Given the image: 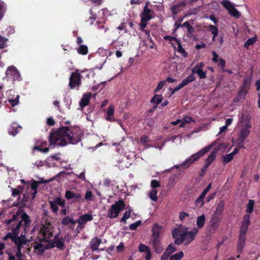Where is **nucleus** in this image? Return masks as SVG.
Segmentation results:
<instances>
[{
  "instance_id": "obj_14",
  "label": "nucleus",
  "mask_w": 260,
  "mask_h": 260,
  "mask_svg": "<svg viewBox=\"0 0 260 260\" xmlns=\"http://www.w3.org/2000/svg\"><path fill=\"white\" fill-rule=\"evenodd\" d=\"M220 221V218L217 215H213L212 218L210 221V232H214L215 229H216L219 225V223Z\"/></svg>"
},
{
  "instance_id": "obj_12",
  "label": "nucleus",
  "mask_w": 260,
  "mask_h": 260,
  "mask_svg": "<svg viewBox=\"0 0 260 260\" xmlns=\"http://www.w3.org/2000/svg\"><path fill=\"white\" fill-rule=\"evenodd\" d=\"M65 197L68 200L73 199L76 202H81L83 201L82 197L79 193L71 190H67L66 192Z\"/></svg>"
},
{
  "instance_id": "obj_26",
  "label": "nucleus",
  "mask_w": 260,
  "mask_h": 260,
  "mask_svg": "<svg viewBox=\"0 0 260 260\" xmlns=\"http://www.w3.org/2000/svg\"><path fill=\"white\" fill-rule=\"evenodd\" d=\"M77 52L81 55H85L88 53V49L86 45H80L77 49Z\"/></svg>"
},
{
  "instance_id": "obj_58",
  "label": "nucleus",
  "mask_w": 260,
  "mask_h": 260,
  "mask_svg": "<svg viewBox=\"0 0 260 260\" xmlns=\"http://www.w3.org/2000/svg\"><path fill=\"white\" fill-rule=\"evenodd\" d=\"M19 98V96H17L15 99H9V102L12 107H14L18 104Z\"/></svg>"
},
{
  "instance_id": "obj_37",
  "label": "nucleus",
  "mask_w": 260,
  "mask_h": 260,
  "mask_svg": "<svg viewBox=\"0 0 260 260\" xmlns=\"http://www.w3.org/2000/svg\"><path fill=\"white\" fill-rule=\"evenodd\" d=\"M157 190L155 189H152L149 192V196L150 198L153 201L156 202L157 200Z\"/></svg>"
},
{
  "instance_id": "obj_4",
  "label": "nucleus",
  "mask_w": 260,
  "mask_h": 260,
  "mask_svg": "<svg viewBox=\"0 0 260 260\" xmlns=\"http://www.w3.org/2000/svg\"><path fill=\"white\" fill-rule=\"evenodd\" d=\"M198 232L197 228H193L189 232L187 228L180 225L173 230L172 234L175 243L180 245L183 242L187 244L190 243L194 240Z\"/></svg>"
},
{
  "instance_id": "obj_25",
  "label": "nucleus",
  "mask_w": 260,
  "mask_h": 260,
  "mask_svg": "<svg viewBox=\"0 0 260 260\" xmlns=\"http://www.w3.org/2000/svg\"><path fill=\"white\" fill-rule=\"evenodd\" d=\"M191 122H195V121L191 117L186 116L181 120V123L179 126L180 127H184L187 124H189Z\"/></svg>"
},
{
  "instance_id": "obj_17",
  "label": "nucleus",
  "mask_w": 260,
  "mask_h": 260,
  "mask_svg": "<svg viewBox=\"0 0 260 260\" xmlns=\"http://www.w3.org/2000/svg\"><path fill=\"white\" fill-rule=\"evenodd\" d=\"M139 250L141 252H145L146 255L145 260H150L151 258V253L150 248L143 244H140L139 246Z\"/></svg>"
},
{
  "instance_id": "obj_34",
  "label": "nucleus",
  "mask_w": 260,
  "mask_h": 260,
  "mask_svg": "<svg viewBox=\"0 0 260 260\" xmlns=\"http://www.w3.org/2000/svg\"><path fill=\"white\" fill-rule=\"evenodd\" d=\"M254 201L253 200H250L248 202V203L246 205V212L247 213H251L252 212L253 208H254Z\"/></svg>"
},
{
  "instance_id": "obj_49",
  "label": "nucleus",
  "mask_w": 260,
  "mask_h": 260,
  "mask_svg": "<svg viewBox=\"0 0 260 260\" xmlns=\"http://www.w3.org/2000/svg\"><path fill=\"white\" fill-rule=\"evenodd\" d=\"M244 140L243 138H241L240 135H238L235 140L233 138V141L236 142V144L239 145L238 146H243L242 143Z\"/></svg>"
},
{
  "instance_id": "obj_52",
  "label": "nucleus",
  "mask_w": 260,
  "mask_h": 260,
  "mask_svg": "<svg viewBox=\"0 0 260 260\" xmlns=\"http://www.w3.org/2000/svg\"><path fill=\"white\" fill-rule=\"evenodd\" d=\"M131 213V211L130 210L125 212L123 214L122 218L121 219V221L125 222L126 220L129 217Z\"/></svg>"
},
{
  "instance_id": "obj_3",
  "label": "nucleus",
  "mask_w": 260,
  "mask_h": 260,
  "mask_svg": "<svg viewBox=\"0 0 260 260\" xmlns=\"http://www.w3.org/2000/svg\"><path fill=\"white\" fill-rule=\"evenodd\" d=\"M53 230L49 223L42 225L38 237V241L35 242L34 249L38 253L44 252L50 247L49 241L53 237Z\"/></svg>"
},
{
  "instance_id": "obj_35",
  "label": "nucleus",
  "mask_w": 260,
  "mask_h": 260,
  "mask_svg": "<svg viewBox=\"0 0 260 260\" xmlns=\"http://www.w3.org/2000/svg\"><path fill=\"white\" fill-rule=\"evenodd\" d=\"M6 5L3 1L0 0V19H1L4 16V14L6 12Z\"/></svg>"
},
{
  "instance_id": "obj_21",
  "label": "nucleus",
  "mask_w": 260,
  "mask_h": 260,
  "mask_svg": "<svg viewBox=\"0 0 260 260\" xmlns=\"http://www.w3.org/2000/svg\"><path fill=\"white\" fill-rule=\"evenodd\" d=\"M238 152L239 149L236 148L232 152L225 155H223L222 158L223 162L226 164L231 161L233 159L234 155L236 154Z\"/></svg>"
},
{
  "instance_id": "obj_2",
  "label": "nucleus",
  "mask_w": 260,
  "mask_h": 260,
  "mask_svg": "<svg viewBox=\"0 0 260 260\" xmlns=\"http://www.w3.org/2000/svg\"><path fill=\"white\" fill-rule=\"evenodd\" d=\"M83 132L77 126H61L49 134L48 140L50 145L65 146L76 145L81 141Z\"/></svg>"
},
{
  "instance_id": "obj_54",
  "label": "nucleus",
  "mask_w": 260,
  "mask_h": 260,
  "mask_svg": "<svg viewBox=\"0 0 260 260\" xmlns=\"http://www.w3.org/2000/svg\"><path fill=\"white\" fill-rule=\"evenodd\" d=\"M197 74L200 79H205L206 78V72L203 71V70H198Z\"/></svg>"
},
{
  "instance_id": "obj_11",
  "label": "nucleus",
  "mask_w": 260,
  "mask_h": 260,
  "mask_svg": "<svg viewBox=\"0 0 260 260\" xmlns=\"http://www.w3.org/2000/svg\"><path fill=\"white\" fill-rule=\"evenodd\" d=\"M149 3L147 2L145 3V6L143 8V10L141 13V17L150 20L153 18L152 14H154V12L152 10L148 8Z\"/></svg>"
},
{
  "instance_id": "obj_22",
  "label": "nucleus",
  "mask_w": 260,
  "mask_h": 260,
  "mask_svg": "<svg viewBox=\"0 0 260 260\" xmlns=\"http://www.w3.org/2000/svg\"><path fill=\"white\" fill-rule=\"evenodd\" d=\"M102 243V240L97 238L92 239L90 242V246L93 251L97 250L100 244Z\"/></svg>"
},
{
  "instance_id": "obj_1",
  "label": "nucleus",
  "mask_w": 260,
  "mask_h": 260,
  "mask_svg": "<svg viewBox=\"0 0 260 260\" xmlns=\"http://www.w3.org/2000/svg\"><path fill=\"white\" fill-rule=\"evenodd\" d=\"M18 215H13L12 218L7 221L8 224H11V232L8 233L3 238L4 240H7L9 238L14 242L16 247L17 252L16 255L18 258H21L22 256L21 250L25 248V246L29 242V240L26 239L25 237V233L23 232L18 236L20 234V229H25L26 227H29L31 220L29 217L25 213L21 215V219L18 221Z\"/></svg>"
},
{
  "instance_id": "obj_40",
  "label": "nucleus",
  "mask_w": 260,
  "mask_h": 260,
  "mask_svg": "<svg viewBox=\"0 0 260 260\" xmlns=\"http://www.w3.org/2000/svg\"><path fill=\"white\" fill-rule=\"evenodd\" d=\"M209 28L211 33L214 35V38H215L218 34V29L214 25L210 24L209 25Z\"/></svg>"
},
{
  "instance_id": "obj_24",
  "label": "nucleus",
  "mask_w": 260,
  "mask_h": 260,
  "mask_svg": "<svg viewBox=\"0 0 260 260\" xmlns=\"http://www.w3.org/2000/svg\"><path fill=\"white\" fill-rule=\"evenodd\" d=\"M176 248L173 244H171L166 248L162 255L169 257L170 255L174 252L176 251Z\"/></svg>"
},
{
  "instance_id": "obj_36",
  "label": "nucleus",
  "mask_w": 260,
  "mask_h": 260,
  "mask_svg": "<svg viewBox=\"0 0 260 260\" xmlns=\"http://www.w3.org/2000/svg\"><path fill=\"white\" fill-rule=\"evenodd\" d=\"M184 253L182 251H179L178 253L174 254L170 256V260H181L183 257Z\"/></svg>"
},
{
  "instance_id": "obj_62",
  "label": "nucleus",
  "mask_w": 260,
  "mask_h": 260,
  "mask_svg": "<svg viewBox=\"0 0 260 260\" xmlns=\"http://www.w3.org/2000/svg\"><path fill=\"white\" fill-rule=\"evenodd\" d=\"M151 186L153 189H155V188L160 186V184L158 181L156 180H152L151 182Z\"/></svg>"
},
{
  "instance_id": "obj_39",
  "label": "nucleus",
  "mask_w": 260,
  "mask_h": 260,
  "mask_svg": "<svg viewBox=\"0 0 260 260\" xmlns=\"http://www.w3.org/2000/svg\"><path fill=\"white\" fill-rule=\"evenodd\" d=\"M249 134V131L246 128H242L240 132L239 135L241 136V138H243L244 140L247 138V137Z\"/></svg>"
},
{
  "instance_id": "obj_53",
  "label": "nucleus",
  "mask_w": 260,
  "mask_h": 260,
  "mask_svg": "<svg viewBox=\"0 0 260 260\" xmlns=\"http://www.w3.org/2000/svg\"><path fill=\"white\" fill-rule=\"evenodd\" d=\"M112 43L113 45H115V47L116 48H119L120 47H121V46H123V41L120 40L119 39H118L116 41H114Z\"/></svg>"
},
{
  "instance_id": "obj_57",
  "label": "nucleus",
  "mask_w": 260,
  "mask_h": 260,
  "mask_svg": "<svg viewBox=\"0 0 260 260\" xmlns=\"http://www.w3.org/2000/svg\"><path fill=\"white\" fill-rule=\"evenodd\" d=\"M141 223V221L140 220H138L136 221V222L132 223L129 225V229L131 230H136L137 227L140 225Z\"/></svg>"
},
{
  "instance_id": "obj_45",
  "label": "nucleus",
  "mask_w": 260,
  "mask_h": 260,
  "mask_svg": "<svg viewBox=\"0 0 260 260\" xmlns=\"http://www.w3.org/2000/svg\"><path fill=\"white\" fill-rule=\"evenodd\" d=\"M49 204L50 205V207L52 209L53 211L55 213H57L58 210V208L54 200L52 201H49Z\"/></svg>"
},
{
  "instance_id": "obj_51",
  "label": "nucleus",
  "mask_w": 260,
  "mask_h": 260,
  "mask_svg": "<svg viewBox=\"0 0 260 260\" xmlns=\"http://www.w3.org/2000/svg\"><path fill=\"white\" fill-rule=\"evenodd\" d=\"M218 66L221 68V69L223 70L225 67V61L223 58H219L218 60Z\"/></svg>"
},
{
  "instance_id": "obj_28",
  "label": "nucleus",
  "mask_w": 260,
  "mask_h": 260,
  "mask_svg": "<svg viewBox=\"0 0 260 260\" xmlns=\"http://www.w3.org/2000/svg\"><path fill=\"white\" fill-rule=\"evenodd\" d=\"M196 80V78L193 74H191L188 75L186 78L183 80L181 82L182 84L184 86L187 85L190 82L194 81Z\"/></svg>"
},
{
  "instance_id": "obj_63",
  "label": "nucleus",
  "mask_w": 260,
  "mask_h": 260,
  "mask_svg": "<svg viewBox=\"0 0 260 260\" xmlns=\"http://www.w3.org/2000/svg\"><path fill=\"white\" fill-rule=\"evenodd\" d=\"M55 123L54 119L52 117H50L47 119V124L49 126H53Z\"/></svg>"
},
{
  "instance_id": "obj_47",
  "label": "nucleus",
  "mask_w": 260,
  "mask_h": 260,
  "mask_svg": "<svg viewBox=\"0 0 260 260\" xmlns=\"http://www.w3.org/2000/svg\"><path fill=\"white\" fill-rule=\"evenodd\" d=\"M149 20L145 19L144 18H143L141 17V22L140 23V26L141 27V30H144V29L146 27L147 25V22Z\"/></svg>"
},
{
  "instance_id": "obj_8",
  "label": "nucleus",
  "mask_w": 260,
  "mask_h": 260,
  "mask_svg": "<svg viewBox=\"0 0 260 260\" xmlns=\"http://www.w3.org/2000/svg\"><path fill=\"white\" fill-rule=\"evenodd\" d=\"M6 78L8 80H21V76L17 68L14 66L8 68L6 72Z\"/></svg>"
},
{
  "instance_id": "obj_5",
  "label": "nucleus",
  "mask_w": 260,
  "mask_h": 260,
  "mask_svg": "<svg viewBox=\"0 0 260 260\" xmlns=\"http://www.w3.org/2000/svg\"><path fill=\"white\" fill-rule=\"evenodd\" d=\"M250 224V215L245 214L243 217V220L241 222L239 240L238 241L237 251L239 253L242 251L245 243V236Z\"/></svg>"
},
{
  "instance_id": "obj_61",
  "label": "nucleus",
  "mask_w": 260,
  "mask_h": 260,
  "mask_svg": "<svg viewBox=\"0 0 260 260\" xmlns=\"http://www.w3.org/2000/svg\"><path fill=\"white\" fill-rule=\"evenodd\" d=\"M33 151H39L43 153H47L49 151V148L48 147H45L44 149H42V147H34Z\"/></svg>"
},
{
  "instance_id": "obj_13",
  "label": "nucleus",
  "mask_w": 260,
  "mask_h": 260,
  "mask_svg": "<svg viewBox=\"0 0 260 260\" xmlns=\"http://www.w3.org/2000/svg\"><path fill=\"white\" fill-rule=\"evenodd\" d=\"M150 242L156 253L159 254L164 250V248L161 243L160 239H151Z\"/></svg>"
},
{
  "instance_id": "obj_18",
  "label": "nucleus",
  "mask_w": 260,
  "mask_h": 260,
  "mask_svg": "<svg viewBox=\"0 0 260 260\" xmlns=\"http://www.w3.org/2000/svg\"><path fill=\"white\" fill-rule=\"evenodd\" d=\"M218 149L217 148H215L213 150V151L210 154L207 158L206 159L205 162L206 164L205 165V168L207 169V168L209 167V166L211 164V162L215 159L216 154L218 152Z\"/></svg>"
},
{
  "instance_id": "obj_16",
  "label": "nucleus",
  "mask_w": 260,
  "mask_h": 260,
  "mask_svg": "<svg viewBox=\"0 0 260 260\" xmlns=\"http://www.w3.org/2000/svg\"><path fill=\"white\" fill-rule=\"evenodd\" d=\"M152 239H159V237L162 232V227L158 224H155L152 229Z\"/></svg>"
},
{
  "instance_id": "obj_23",
  "label": "nucleus",
  "mask_w": 260,
  "mask_h": 260,
  "mask_svg": "<svg viewBox=\"0 0 260 260\" xmlns=\"http://www.w3.org/2000/svg\"><path fill=\"white\" fill-rule=\"evenodd\" d=\"M206 221V217L205 214H202L200 216H199L197 217V229L199 230V229H202Z\"/></svg>"
},
{
  "instance_id": "obj_6",
  "label": "nucleus",
  "mask_w": 260,
  "mask_h": 260,
  "mask_svg": "<svg viewBox=\"0 0 260 260\" xmlns=\"http://www.w3.org/2000/svg\"><path fill=\"white\" fill-rule=\"evenodd\" d=\"M82 78V76L78 70H76L74 72H72L69 78V86L70 89L77 88L79 89L81 85Z\"/></svg>"
},
{
  "instance_id": "obj_29",
  "label": "nucleus",
  "mask_w": 260,
  "mask_h": 260,
  "mask_svg": "<svg viewBox=\"0 0 260 260\" xmlns=\"http://www.w3.org/2000/svg\"><path fill=\"white\" fill-rule=\"evenodd\" d=\"M77 222L76 221L74 220L72 218L69 216H66L64 217L61 220V223L63 225H75Z\"/></svg>"
},
{
  "instance_id": "obj_56",
  "label": "nucleus",
  "mask_w": 260,
  "mask_h": 260,
  "mask_svg": "<svg viewBox=\"0 0 260 260\" xmlns=\"http://www.w3.org/2000/svg\"><path fill=\"white\" fill-rule=\"evenodd\" d=\"M166 84V81H162L159 83V84L157 85V87L155 88V89L154 90V92H157L160 89L162 88Z\"/></svg>"
},
{
  "instance_id": "obj_41",
  "label": "nucleus",
  "mask_w": 260,
  "mask_h": 260,
  "mask_svg": "<svg viewBox=\"0 0 260 260\" xmlns=\"http://www.w3.org/2000/svg\"><path fill=\"white\" fill-rule=\"evenodd\" d=\"M230 13L233 16L239 18L241 16V14L239 11H238L235 8L233 7L229 11Z\"/></svg>"
},
{
  "instance_id": "obj_42",
  "label": "nucleus",
  "mask_w": 260,
  "mask_h": 260,
  "mask_svg": "<svg viewBox=\"0 0 260 260\" xmlns=\"http://www.w3.org/2000/svg\"><path fill=\"white\" fill-rule=\"evenodd\" d=\"M251 79L249 78H244L243 84L241 86L249 89Z\"/></svg>"
},
{
  "instance_id": "obj_27",
  "label": "nucleus",
  "mask_w": 260,
  "mask_h": 260,
  "mask_svg": "<svg viewBox=\"0 0 260 260\" xmlns=\"http://www.w3.org/2000/svg\"><path fill=\"white\" fill-rule=\"evenodd\" d=\"M162 99H163V96H162L161 94H155L151 99L150 102H151V103H152L155 104V105H156L157 106V105L161 103Z\"/></svg>"
},
{
  "instance_id": "obj_31",
  "label": "nucleus",
  "mask_w": 260,
  "mask_h": 260,
  "mask_svg": "<svg viewBox=\"0 0 260 260\" xmlns=\"http://www.w3.org/2000/svg\"><path fill=\"white\" fill-rule=\"evenodd\" d=\"M89 13L90 16L89 17L88 19H86V17L84 18V20L85 22H88L89 20H90V24L92 25L93 24V22L96 20V14L93 12L92 9H90L89 10Z\"/></svg>"
},
{
  "instance_id": "obj_46",
  "label": "nucleus",
  "mask_w": 260,
  "mask_h": 260,
  "mask_svg": "<svg viewBox=\"0 0 260 260\" xmlns=\"http://www.w3.org/2000/svg\"><path fill=\"white\" fill-rule=\"evenodd\" d=\"M55 246L59 249H62L64 247V240L63 239H57L55 241Z\"/></svg>"
},
{
  "instance_id": "obj_9",
  "label": "nucleus",
  "mask_w": 260,
  "mask_h": 260,
  "mask_svg": "<svg viewBox=\"0 0 260 260\" xmlns=\"http://www.w3.org/2000/svg\"><path fill=\"white\" fill-rule=\"evenodd\" d=\"M208 151L209 149L207 148H204L202 149L200 151L192 155L189 158L187 159L186 161L183 162L182 164V166H185L186 165V167H188L194 161L197 160L200 157L203 155Z\"/></svg>"
},
{
  "instance_id": "obj_30",
  "label": "nucleus",
  "mask_w": 260,
  "mask_h": 260,
  "mask_svg": "<svg viewBox=\"0 0 260 260\" xmlns=\"http://www.w3.org/2000/svg\"><path fill=\"white\" fill-rule=\"evenodd\" d=\"M224 206V203L223 201H221L218 203L216 209L215 211L214 215H217L219 216V215L221 214Z\"/></svg>"
},
{
  "instance_id": "obj_33",
  "label": "nucleus",
  "mask_w": 260,
  "mask_h": 260,
  "mask_svg": "<svg viewBox=\"0 0 260 260\" xmlns=\"http://www.w3.org/2000/svg\"><path fill=\"white\" fill-rule=\"evenodd\" d=\"M177 44H178V49H177L178 52L179 53H181L182 56L183 57H184V58L187 57L188 56V53L185 50V49L182 47L180 41L177 43Z\"/></svg>"
},
{
  "instance_id": "obj_38",
  "label": "nucleus",
  "mask_w": 260,
  "mask_h": 260,
  "mask_svg": "<svg viewBox=\"0 0 260 260\" xmlns=\"http://www.w3.org/2000/svg\"><path fill=\"white\" fill-rule=\"evenodd\" d=\"M114 113V107L112 106L109 107L107 112V119L108 120L111 121V117L113 115Z\"/></svg>"
},
{
  "instance_id": "obj_19",
  "label": "nucleus",
  "mask_w": 260,
  "mask_h": 260,
  "mask_svg": "<svg viewBox=\"0 0 260 260\" xmlns=\"http://www.w3.org/2000/svg\"><path fill=\"white\" fill-rule=\"evenodd\" d=\"M22 129V127L17 123H13L8 131V134L13 136H15L18 132Z\"/></svg>"
},
{
  "instance_id": "obj_7",
  "label": "nucleus",
  "mask_w": 260,
  "mask_h": 260,
  "mask_svg": "<svg viewBox=\"0 0 260 260\" xmlns=\"http://www.w3.org/2000/svg\"><path fill=\"white\" fill-rule=\"evenodd\" d=\"M125 206V204L123 201L120 200L112 205L111 208L108 210L107 217L113 218L117 217L120 212L122 210Z\"/></svg>"
},
{
  "instance_id": "obj_55",
  "label": "nucleus",
  "mask_w": 260,
  "mask_h": 260,
  "mask_svg": "<svg viewBox=\"0 0 260 260\" xmlns=\"http://www.w3.org/2000/svg\"><path fill=\"white\" fill-rule=\"evenodd\" d=\"M164 39L166 41H169L170 42H171L172 41H174L177 43L179 41V40L177 38L170 36H165L164 37Z\"/></svg>"
},
{
  "instance_id": "obj_50",
  "label": "nucleus",
  "mask_w": 260,
  "mask_h": 260,
  "mask_svg": "<svg viewBox=\"0 0 260 260\" xmlns=\"http://www.w3.org/2000/svg\"><path fill=\"white\" fill-rule=\"evenodd\" d=\"M184 87L182 83L176 86L174 88H170L169 90L171 91V94H173L176 91H177Z\"/></svg>"
},
{
  "instance_id": "obj_20",
  "label": "nucleus",
  "mask_w": 260,
  "mask_h": 260,
  "mask_svg": "<svg viewBox=\"0 0 260 260\" xmlns=\"http://www.w3.org/2000/svg\"><path fill=\"white\" fill-rule=\"evenodd\" d=\"M91 96V93L90 92H89L87 94H85L83 95L79 103L81 107H85V106H87L89 104Z\"/></svg>"
},
{
  "instance_id": "obj_15",
  "label": "nucleus",
  "mask_w": 260,
  "mask_h": 260,
  "mask_svg": "<svg viewBox=\"0 0 260 260\" xmlns=\"http://www.w3.org/2000/svg\"><path fill=\"white\" fill-rule=\"evenodd\" d=\"M186 5V3L182 1L179 4L172 6L170 8L172 15H177L182 10L181 8L185 7Z\"/></svg>"
},
{
  "instance_id": "obj_44",
  "label": "nucleus",
  "mask_w": 260,
  "mask_h": 260,
  "mask_svg": "<svg viewBox=\"0 0 260 260\" xmlns=\"http://www.w3.org/2000/svg\"><path fill=\"white\" fill-rule=\"evenodd\" d=\"M256 41V40L254 38H249L247 41L244 43V47L246 48H248L249 46L253 45Z\"/></svg>"
},
{
  "instance_id": "obj_59",
  "label": "nucleus",
  "mask_w": 260,
  "mask_h": 260,
  "mask_svg": "<svg viewBox=\"0 0 260 260\" xmlns=\"http://www.w3.org/2000/svg\"><path fill=\"white\" fill-rule=\"evenodd\" d=\"M223 6L230 11L234 6L229 1H224L222 3Z\"/></svg>"
},
{
  "instance_id": "obj_60",
  "label": "nucleus",
  "mask_w": 260,
  "mask_h": 260,
  "mask_svg": "<svg viewBox=\"0 0 260 260\" xmlns=\"http://www.w3.org/2000/svg\"><path fill=\"white\" fill-rule=\"evenodd\" d=\"M7 39L0 36V48H4L6 45V42Z\"/></svg>"
},
{
  "instance_id": "obj_32",
  "label": "nucleus",
  "mask_w": 260,
  "mask_h": 260,
  "mask_svg": "<svg viewBox=\"0 0 260 260\" xmlns=\"http://www.w3.org/2000/svg\"><path fill=\"white\" fill-rule=\"evenodd\" d=\"M248 90L249 89L241 86L238 93V97L237 98L239 97L240 99H244Z\"/></svg>"
},
{
  "instance_id": "obj_43",
  "label": "nucleus",
  "mask_w": 260,
  "mask_h": 260,
  "mask_svg": "<svg viewBox=\"0 0 260 260\" xmlns=\"http://www.w3.org/2000/svg\"><path fill=\"white\" fill-rule=\"evenodd\" d=\"M54 200L57 205H59L61 207H64L65 206L66 202L64 199L56 197L55 198Z\"/></svg>"
},
{
  "instance_id": "obj_64",
  "label": "nucleus",
  "mask_w": 260,
  "mask_h": 260,
  "mask_svg": "<svg viewBox=\"0 0 260 260\" xmlns=\"http://www.w3.org/2000/svg\"><path fill=\"white\" fill-rule=\"evenodd\" d=\"M92 192L90 191H88L86 192L84 199L87 201H91L92 200Z\"/></svg>"
},
{
  "instance_id": "obj_10",
  "label": "nucleus",
  "mask_w": 260,
  "mask_h": 260,
  "mask_svg": "<svg viewBox=\"0 0 260 260\" xmlns=\"http://www.w3.org/2000/svg\"><path fill=\"white\" fill-rule=\"evenodd\" d=\"M93 217L91 214H85L82 216H81L79 219L77 221L78 223V225L77 230L79 231L84 228V225L86 222L91 220Z\"/></svg>"
},
{
  "instance_id": "obj_48",
  "label": "nucleus",
  "mask_w": 260,
  "mask_h": 260,
  "mask_svg": "<svg viewBox=\"0 0 260 260\" xmlns=\"http://www.w3.org/2000/svg\"><path fill=\"white\" fill-rule=\"evenodd\" d=\"M204 196H202L201 194L199 196V197L197 199L196 202V205L200 207H202V206L204 205Z\"/></svg>"
}]
</instances>
